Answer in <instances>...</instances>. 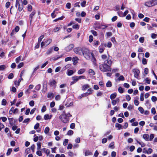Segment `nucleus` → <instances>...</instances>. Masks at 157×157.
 <instances>
[{
  "label": "nucleus",
  "mask_w": 157,
  "mask_h": 157,
  "mask_svg": "<svg viewBox=\"0 0 157 157\" xmlns=\"http://www.w3.org/2000/svg\"><path fill=\"white\" fill-rule=\"evenodd\" d=\"M153 151L152 149L151 148H149L146 151L147 154L149 155L151 154Z\"/></svg>",
  "instance_id": "bb28decb"
},
{
  "label": "nucleus",
  "mask_w": 157,
  "mask_h": 157,
  "mask_svg": "<svg viewBox=\"0 0 157 157\" xmlns=\"http://www.w3.org/2000/svg\"><path fill=\"white\" fill-rule=\"evenodd\" d=\"M107 27L108 25L107 24H105V25H101L99 26V29H104Z\"/></svg>",
  "instance_id": "ddd939ff"
},
{
  "label": "nucleus",
  "mask_w": 157,
  "mask_h": 157,
  "mask_svg": "<svg viewBox=\"0 0 157 157\" xmlns=\"http://www.w3.org/2000/svg\"><path fill=\"white\" fill-rule=\"evenodd\" d=\"M23 4H21V6H20L19 7H18V10L19 11L21 12V11L23 9Z\"/></svg>",
  "instance_id": "a19ab883"
},
{
  "label": "nucleus",
  "mask_w": 157,
  "mask_h": 157,
  "mask_svg": "<svg viewBox=\"0 0 157 157\" xmlns=\"http://www.w3.org/2000/svg\"><path fill=\"white\" fill-rule=\"evenodd\" d=\"M107 37L111 36L112 35V33L111 32H108L106 33Z\"/></svg>",
  "instance_id": "69168bd1"
},
{
  "label": "nucleus",
  "mask_w": 157,
  "mask_h": 157,
  "mask_svg": "<svg viewBox=\"0 0 157 157\" xmlns=\"http://www.w3.org/2000/svg\"><path fill=\"white\" fill-rule=\"evenodd\" d=\"M117 101L116 100H113L112 101L111 103H112V104L113 105H116V104H117Z\"/></svg>",
  "instance_id": "0e129e2a"
},
{
  "label": "nucleus",
  "mask_w": 157,
  "mask_h": 157,
  "mask_svg": "<svg viewBox=\"0 0 157 157\" xmlns=\"http://www.w3.org/2000/svg\"><path fill=\"white\" fill-rule=\"evenodd\" d=\"M52 97V98H53L54 97V94L52 93H48L47 97L48 98H50Z\"/></svg>",
  "instance_id": "473e14b6"
},
{
  "label": "nucleus",
  "mask_w": 157,
  "mask_h": 157,
  "mask_svg": "<svg viewBox=\"0 0 157 157\" xmlns=\"http://www.w3.org/2000/svg\"><path fill=\"white\" fill-rule=\"evenodd\" d=\"M111 40L114 44H116L117 42L115 37H112Z\"/></svg>",
  "instance_id": "4d7b16f0"
},
{
  "label": "nucleus",
  "mask_w": 157,
  "mask_h": 157,
  "mask_svg": "<svg viewBox=\"0 0 157 157\" xmlns=\"http://www.w3.org/2000/svg\"><path fill=\"white\" fill-rule=\"evenodd\" d=\"M109 147L112 149L115 148L114 142H111L109 145Z\"/></svg>",
  "instance_id": "a211bd4d"
},
{
  "label": "nucleus",
  "mask_w": 157,
  "mask_h": 157,
  "mask_svg": "<svg viewBox=\"0 0 157 157\" xmlns=\"http://www.w3.org/2000/svg\"><path fill=\"white\" fill-rule=\"evenodd\" d=\"M149 70L147 68H145L144 69V73L145 74L147 75L148 73Z\"/></svg>",
  "instance_id": "bf43d9fd"
},
{
  "label": "nucleus",
  "mask_w": 157,
  "mask_h": 157,
  "mask_svg": "<svg viewBox=\"0 0 157 157\" xmlns=\"http://www.w3.org/2000/svg\"><path fill=\"white\" fill-rule=\"evenodd\" d=\"M142 62L143 64H147V61L146 59L145 58H143L142 59Z\"/></svg>",
  "instance_id": "09e8293b"
},
{
  "label": "nucleus",
  "mask_w": 157,
  "mask_h": 157,
  "mask_svg": "<svg viewBox=\"0 0 157 157\" xmlns=\"http://www.w3.org/2000/svg\"><path fill=\"white\" fill-rule=\"evenodd\" d=\"M91 32L94 36H96L97 35V32L94 30H91Z\"/></svg>",
  "instance_id": "864d4df0"
},
{
  "label": "nucleus",
  "mask_w": 157,
  "mask_h": 157,
  "mask_svg": "<svg viewBox=\"0 0 157 157\" xmlns=\"http://www.w3.org/2000/svg\"><path fill=\"white\" fill-rule=\"evenodd\" d=\"M89 87V86L88 84L84 85L82 86V90H84Z\"/></svg>",
  "instance_id": "7c9ffc66"
},
{
  "label": "nucleus",
  "mask_w": 157,
  "mask_h": 157,
  "mask_svg": "<svg viewBox=\"0 0 157 157\" xmlns=\"http://www.w3.org/2000/svg\"><path fill=\"white\" fill-rule=\"evenodd\" d=\"M52 116L51 115L49 116V114H45L44 116V119L45 120L50 119H51Z\"/></svg>",
  "instance_id": "f3484780"
},
{
  "label": "nucleus",
  "mask_w": 157,
  "mask_h": 157,
  "mask_svg": "<svg viewBox=\"0 0 157 157\" xmlns=\"http://www.w3.org/2000/svg\"><path fill=\"white\" fill-rule=\"evenodd\" d=\"M151 113L153 114H155L156 113V112L155 108L153 107L151 109Z\"/></svg>",
  "instance_id": "3c124183"
},
{
  "label": "nucleus",
  "mask_w": 157,
  "mask_h": 157,
  "mask_svg": "<svg viewBox=\"0 0 157 157\" xmlns=\"http://www.w3.org/2000/svg\"><path fill=\"white\" fill-rule=\"evenodd\" d=\"M15 52V50H13L9 53V54L8 55V57H10L13 56V54Z\"/></svg>",
  "instance_id": "c756f323"
},
{
  "label": "nucleus",
  "mask_w": 157,
  "mask_h": 157,
  "mask_svg": "<svg viewBox=\"0 0 157 157\" xmlns=\"http://www.w3.org/2000/svg\"><path fill=\"white\" fill-rule=\"evenodd\" d=\"M13 77V73H10L8 76V78L9 79H12Z\"/></svg>",
  "instance_id": "e433bc0d"
},
{
  "label": "nucleus",
  "mask_w": 157,
  "mask_h": 157,
  "mask_svg": "<svg viewBox=\"0 0 157 157\" xmlns=\"http://www.w3.org/2000/svg\"><path fill=\"white\" fill-rule=\"evenodd\" d=\"M56 82L55 80L53 79L52 80H50L49 81V84L50 86H53V85H55V87L56 86Z\"/></svg>",
  "instance_id": "f8f14e48"
},
{
  "label": "nucleus",
  "mask_w": 157,
  "mask_h": 157,
  "mask_svg": "<svg viewBox=\"0 0 157 157\" xmlns=\"http://www.w3.org/2000/svg\"><path fill=\"white\" fill-rule=\"evenodd\" d=\"M91 94V93L90 92H86L85 93L83 94H82V96L84 97H86L89 95V94Z\"/></svg>",
  "instance_id": "c03bdc74"
},
{
  "label": "nucleus",
  "mask_w": 157,
  "mask_h": 157,
  "mask_svg": "<svg viewBox=\"0 0 157 157\" xmlns=\"http://www.w3.org/2000/svg\"><path fill=\"white\" fill-rule=\"evenodd\" d=\"M62 27V25H56L54 30V32H56L58 31L60 29H61Z\"/></svg>",
  "instance_id": "1a4fd4ad"
},
{
  "label": "nucleus",
  "mask_w": 157,
  "mask_h": 157,
  "mask_svg": "<svg viewBox=\"0 0 157 157\" xmlns=\"http://www.w3.org/2000/svg\"><path fill=\"white\" fill-rule=\"evenodd\" d=\"M149 135L147 134H144L143 135V138L146 141H147L149 140Z\"/></svg>",
  "instance_id": "9b49d317"
},
{
  "label": "nucleus",
  "mask_w": 157,
  "mask_h": 157,
  "mask_svg": "<svg viewBox=\"0 0 157 157\" xmlns=\"http://www.w3.org/2000/svg\"><path fill=\"white\" fill-rule=\"evenodd\" d=\"M49 130L50 129L49 127H46V128H45L44 130V132L46 134H48V133Z\"/></svg>",
  "instance_id": "c85d7f7f"
},
{
  "label": "nucleus",
  "mask_w": 157,
  "mask_h": 157,
  "mask_svg": "<svg viewBox=\"0 0 157 157\" xmlns=\"http://www.w3.org/2000/svg\"><path fill=\"white\" fill-rule=\"evenodd\" d=\"M151 100L153 102L156 101L157 100V98L154 96H152L151 98Z\"/></svg>",
  "instance_id": "79ce46f5"
},
{
  "label": "nucleus",
  "mask_w": 157,
  "mask_h": 157,
  "mask_svg": "<svg viewBox=\"0 0 157 157\" xmlns=\"http://www.w3.org/2000/svg\"><path fill=\"white\" fill-rule=\"evenodd\" d=\"M73 73V71L72 70H70L68 71L67 73V75L68 76H71L72 75Z\"/></svg>",
  "instance_id": "393cba45"
},
{
  "label": "nucleus",
  "mask_w": 157,
  "mask_h": 157,
  "mask_svg": "<svg viewBox=\"0 0 157 157\" xmlns=\"http://www.w3.org/2000/svg\"><path fill=\"white\" fill-rule=\"evenodd\" d=\"M118 91L120 93L122 94L124 92V90L121 87H120L118 89Z\"/></svg>",
  "instance_id": "b1692460"
},
{
  "label": "nucleus",
  "mask_w": 157,
  "mask_h": 157,
  "mask_svg": "<svg viewBox=\"0 0 157 157\" xmlns=\"http://www.w3.org/2000/svg\"><path fill=\"white\" fill-rule=\"evenodd\" d=\"M139 41L141 43H143L144 41V38L143 37H140L139 39Z\"/></svg>",
  "instance_id": "5fc2aeb1"
},
{
  "label": "nucleus",
  "mask_w": 157,
  "mask_h": 157,
  "mask_svg": "<svg viewBox=\"0 0 157 157\" xmlns=\"http://www.w3.org/2000/svg\"><path fill=\"white\" fill-rule=\"evenodd\" d=\"M72 27L73 29H79V26L78 24H76L73 26Z\"/></svg>",
  "instance_id": "37998d69"
},
{
  "label": "nucleus",
  "mask_w": 157,
  "mask_h": 157,
  "mask_svg": "<svg viewBox=\"0 0 157 157\" xmlns=\"http://www.w3.org/2000/svg\"><path fill=\"white\" fill-rule=\"evenodd\" d=\"M36 13V12L35 11H33L30 14L29 16V18L30 19V23H31L32 19L33 18V17L34 15Z\"/></svg>",
  "instance_id": "9d476101"
},
{
  "label": "nucleus",
  "mask_w": 157,
  "mask_h": 157,
  "mask_svg": "<svg viewBox=\"0 0 157 157\" xmlns=\"http://www.w3.org/2000/svg\"><path fill=\"white\" fill-rule=\"evenodd\" d=\"M23 4V2L22 0H16V2L15 7L17 8L21 6V4Z\"/></svg>",
  "instance_id": "6e6552de"
},
{
  "label": "nucleus",
  "mask_w": 157,
  "mask_h": 157,
  "mask_svg": "<svg viewBox=\"0 0 157 157\" xmlns=\"http://www.w3.org/2000/svg\"><path fill=\"white\" fill-rule=\"evenodd\" d=\"M74 52L76 54L82 56V52L83 51V48H82L80 47H78L75 48L73 49Z\"/></svg>",
  "instance_id": "39448f33"
},
{
  "label": "nucleus",
  "mask_w": 157,
  "mask_h": 157,
  "mask_svg": "<svg viewBox=\"0 0 157 157\" xmlns=\"http://www.w3.org/2000/svg\"><path fill=\"white\" fill-rule=\"evenodd\" d=\"M29 105L31 106H33L34 105V101L33 100L29 102Z\"/></svg>",
  "instance_id": "680f3d73"
},
{
  "label": "nucleus",
  "mask_w": 157,
  "mask_h": 157,
  "mask_svg": "<svg viewBox=\"0 0 157 157\" xmlns=\"http://www.w3.org/2000/svg\"><path fill=\"white\" fill-rule=\"evenodd\" d=\"M75 124L74 123H71L70 125V128L71 129H74L75 128Z\"/></svg>",
  "instance_id": "338daca9"
},
{
  "label": "nucleus",
  "mask_w": 157,
  "mask_h": 157,
  "mask_svg": "<svg viewBox=\"0 0 157 157\" xmlns=\"http://www.w3.org/2000/svg\"><path fill=\"white\" fill-rule=\"evenodd\" d=\"M74 133L73 131L72 130H69L68 131L67 133V135H71L73 134Z\"/></svg>",
  "instance_id": "8fccbe9b"
},
{
  "label": "nucleus",
  "mask_w": 157,
  "mask_h": 157,
  "mask_svg": "<svg viewBox=\"0 0 157 157\" xmlns=\"http://www.w3.org/2000/svg\"><path fill=\"white\" fill-rule=\"evenodd\" d=\"M89 73L90 75H93L95 74L94 71L92 69L89 70Z\"/></svg>",
  "instance_id": "72a5a7b5"
},
{
  "label": "nucleus",
  "mask_w": 157,
  "mask_h": 157,
  "mask_svg": "<svg viewBox=\"0 0 157 157\" xmlns=\"http://www.w3.org/2000/svg\"><path fill=\"white\" fill-rule=\"evenodd\" d=\"M68 139H65L63 143V145L65 146H66L68 144Z\"/></svg>",
  "instance_id": "f704fd0d"
},
{
  "label": "nucleus",
  "mask_w": 157,
  "mask_h": 157,
  "mask_svg": "<svg viewBox=\"0 0 157 157\" xmlns=\"http://www.w3.org/2000/svg\"><path fill=\"white\" fill-rule=\"evenodd\" d=\"M119 81H124V78L123 75L120 76L118 78Z\"/></svg>",
  "instance_id": "6e6d98bb"
},
{
  "label": "nucleus",
  "mask_w": 157,
  "mask_h": 157,
  "mask_svg": "<svg viewBox=\"0 0 157 157\" xmlns=\"http://www.w3.org/2000/svg\"><path fill=\"white\" fill-rule=\"evenodd\" d=\"M85 156L90 155H92L93 154L89 150L86 151L85 152Z\"/></svg>",
  "instance_id": "6ab92c4d"
},
{
  "label": "nucleus",
  "mask_w": 157,
  "mask_h": 157,
  "mask_svg": "<svg viewBox=\"0 0 157 157\" xmlns=\"http://www.w3.org/2000/svg\"><path fill=\"white\" fill-rule=\"evenodd\" d=\"M59 118L64 123H67L69 121L68 116L65 111H63V113L59 116Z\"/></svg>",
  "instance_id": "7ed1b4c3"
},
{
  "label": "nucleus",
  "mask_w": 157,
  "mask_h": 157,
  "mask_svg": "<svg viewBox=\"0 0 157 157\" xmlns=\"http://www.w3.org/2000/svg\"><path fill=\"white\" fill-rule=\"evenodd\" d=\"M36 154L37 155L39 156H42V155L41 152L40 150H39L37 151V152H36Z\"/></svg>",
  "instance_id": "052dcab7"
},
{
  "label": "nucleus",
  "mask_w": 157,
  "mask_h": 157,
  "mask_svg": "<svg viewBox=\"0 0 157 157\" xmlns=\"http://www.w3.org/2000/svg\"><path fill=\"white\" fill-rule=\"evenodd\" d=\"M99 69L103 72L111 71V68L106 63H104L100 65L99 66Z\"/></svg>",
  "instance_id": "f03ea898"
},
{
  "label": "nucleus",
  "mask_w": 157,
  "mask_h": 157,
  "mask_svg": "<svg viewBox=\"0 0 157 157\" xmlns=\"http://www.w3.org/2000/svg\"><path fill=\"white\" fill-rule=\"evenodd\" d=\"M115 127L116 128H118L117 129V130H119L122 127V126L120 124H119L117 123L115 124Z\"/></svg>",
  "instance_id": "4468645a"
},
{
  "label": "nucleus",
  "mask_w": 157,
  "mask_h": 157,
  "mask_svg": "<svg viewBox=\"0 0 157 157\" xmlns=\"http://www.w3.org/2000/svg\"><path fill=\"white\" fill-rule=\"evenodd\" d=\"M145 82H146L148 84H150V82H151V80L150 79H149L148 78H145Z\"/></svg>",
  "instance_id": "774afa93"
},
{
  "label": "nucleus",
  "mask_w": 157,
  "mask_h": 157,
  "mask_svg": "<svg viewBox=\"0 0 157 157\" xmlns=\"http://www.w3.org/2000/svg\"><path fill=\"white\" fill-rule=\"evenodd\" d=\"M40 87L41 85L40 84H39L36 86L35 89L36 90H40Z\"/></svg>",
  "instance_id": "603ef678"
},
{
  "label": "nucleus",
  "mask_w": 157,
  "mask_h": 157,
  "mask_svg": "<svg viewBox=\"0 0 157 157\" xmlns=\"http://www.w3.org/2000/svg\"><path fill=\"white\" fill-rule=\"evenodd\" d=\"M53 51L52 48H50L48 49L47 52V54H50Z\"/></svg>",
  "instance_id": "de8ad7c7"
},
{
  "label": "nucleus",
  "mask_w": 157,
  "mask_h": 157,
  "mask_svg": "<svg viewBox=\"0 0 157 157\" xmlns=\"http://www.w3.org/2000/svg\"><path fill=\"white\" fill-rule=\"evenodd\" d=\"M12 151V149L11 148H9L8 149L6 153V155L7 156L9 155L11 153V152Z\"/></svg>",
  "instance_id": "2f4dec72"
},
{
  "label": "nucleus",
  "mask_w": 157,
  "mask_h": 157,
  "mask_svg": "<svg viewBox=\"0 0 157 157\" xmlns=\"http://www.w3.org/2000/svg\"><path fill=\"white\" fill-rule=\"evenodd\" d=\"M138 109L141 114H144V109L142 107H139Z\"/></svg>",
  "instance_id": "aec40b11"
},
{
  "label": "nucleus",
  "mask_w": 157,
  "mask_h": 157,
  "mask_svg": "<svg viewBox=\"0 0 157 157\" xmlns=\"http://www.w3.org/2000/svg\"><path fill=\"white\" fill-rule=\"evenodd\" d=\"M145 5L148 7L157 5V0H151L149 2H146Z\"/></svg>",
  "instance_id": "20e7f679"
},
{
  "label": "nucleus",
  "mask_w": 157,
  "mask_h": 157,
  "mask_svg": "<svg viewBox=\"0 0 157 157\" xmlns=\"http://www.w3.org/2000/svg\"><path fill=\"white\" fill-rule=\"evenodd\" d=\"M144 92H142L140 95V100L141 101H143L144 100Z\"/></svg>",
  "instance_id": "cd10ccee"
},
{
  "label": "nucleus",
  "mask_w": 157,
  "mask_h": 157,
  "mask_svg": "<svg viewBox=\"0 0 157 157\" xmlns=\"http://www.w3.org/2000/svg\"><path fill=\"white\" fill-rule=\"evenodd\" d=\"M44 37V35H42L41 36H40V37L38 38V42L40 43V42L41 41L42 39Z\"/></svg>",
  "instance_id": "4c0bfd02"
},
{
  "label": "nucleus",
  "mask_w": 157,
  "mask_h": 157,
  "mask_svg": "<svg viewBox=\"0 0 157 157\" xmlns=\"http://www.w3.org/2000/svg\"><path fill=\"white\" fill-rule=\"evenodd\" d=\"M85 71V69L84 68H82L79 70L78 71V74L79 75H81L84 73Z\"/></svg>",
  "instance_id": "dca6fc26"
},
{
  "label": "nucleus",
  "mask_w": 157,
  "mask_h": 157,
  "mask_svg": "<svg viewBox=\"0 0 157 157\" xmlns=\"http://www.w3.org/2000/svg\"><path fill=\"white\" fill-rule=\"evenodd\" d=\"M52 39H49L45 42V44L46 45V46H47L52 42Z\"/></svg>",
  "instance_id": "5701e85b"
},
{
  "label": "nucleus",
  "mask_w": 157,
  "mask_h": 157,
  "mask_svg": "<svg viewBox=\"0 0 157 157\" xmlns=\"http://www.w3.org/2000/svg\"><path fill=\"white\" fill-rule=\"evenodd\" d=\"M23 65L24 63L23 62L17 65V68H20L23 67Z\"/></svg>",
  "instance_id": "13d9d810"
},
{
  "label": "nucleus",
  "mask_w": 157,
  "mask_h": 157,
  "mask_svg": "<svg viewBox=\"0 0 157 157\" xmlns=\"http://www.w3.org/2000/svg\"><path fill=\"white\" fill-rule=\"evenodd\" d=\"M21 56H19L16 59V63H18L21 60Z\"/></svg>",
  "instance_id": "a18cd8bd"
},
{
  "label": "nucleus",
  "mask_w": 157,
  "mask_h": 157,
  "mask_svg": "<svg viewBox=\"0 0 157 157\" xmlns=\"http://www.w3.org/2000/svg\"><path fill=\"white\" fill-rule=\"evenodd\" d=\"M106 85L107 87H111L112 86V84L111 81H109L106 83Z\"/></svg>",
  "instance_id": "412c9836"
},
{
  "label": "nucleus",
  "mask_w": 157,
  "mask_h": 157,
  "mask_svg": "<svg viewBox=\"0 0 157 157\" xmlns=\"http://www.w3.org/2000/svg\"><path fill=\"white\" fill-rule=\"evenodd\" d=\"M37 149L39 150L40 149L41 146V142H38L37 143Z\"/></svg>",
  "instance_id": "a878e982"
},
{
  "label": "nucleus",
  "mask_w": 157,
  "mask_h": 157,
  "mask_svg": "<svg viewBox=\"0 0 157 157\" xmlns=\"http://www.w3.org/2000/svg\"><path fill=\"white\" fill-rule=\"evenodd\" d=\"M73 147L72 144H71L69 143L68 144L67 147V149H71Z\"/></svg>",
  "instance_id": "e2e57ef3"
},
{
  "label": "nucleus",
  "mask_w": 157,
  "mask_h": 157,
  "mask_svg": "<svg viewBox=\"0 0 157 157\" xmlns=\"http://www.w3.org/2000/svg\"><path fill=\"white\" fill-rule=\"evenodd\" d=\"M134 74V77L136 78H138L140 73V70L137 68H134L132 70Z\"/></svg>",
  "instance_id": "423d86ee"
},
{
  "label": "nucleus",
  "mask_w": 157,
  "mask_h": 157,
  "mask_svg": "<svg viewBox=\"0 0 157 157\" xmlns=\"http://www.w3.org/2000/svg\"><path fill=\"white\" fill-rule=\"evenodd\" d=\"M72 79L75 82H76L78 80V76H74L72 77Z\"/></svg>",
  "instance_id": "4be33fe9"
},
{
  "label": "nucleus",
  "mask_w": 157,
  "mask_h": 157,
  "mask_svg": "<svg viewBox=\"0 0 157 157\" xmlns=\"http://www.w3.org/2000/svg\"><path fill=\"white\" fill-rule=\"evenodd\" d=\"M82 55H83L84 57L87 59H91V60L94 62L96 59L95 58L93 54L90 52V51L87 48H83Z\"/></svg>",
  "instance_id": "f257e3e1"
},
{
  "label": "nucleus",
  "mask_w": 157,
  "mask_h": 157,
  "mask_svg": "<svg viewBox=\"0 0 157 157\" xmlns=\"http://www.w3.org/2000/svg\"><path fill=\"white\" fill-rule=\"evenodd\" d=\"M86 1H84L83 2L81 3V5L82 7H85L86 6Z\"/></svg>",
  "instance_id": "49530a36"
},
{
  "label": "nucleus",
  "mask_w": 157,
  "mask_h": 157,
  "mask_svg": "<svg viewBox=\"0 0 157 157\" xmlns=\"http://www.w3.org/2000/svg\"><path fill=\"white\" fill-rule=\"evenodd\" d=\"M117 95V94L116 93H114L111 94L110 96V98L111 100L114 99L116 97Z\"/></svg>",
  "instance_id": "2eb2a0df"
},
{
  "label": "nucleus",
  "mask_w": 157,
  "mask_h": 157,
  "mask_svg": "<svg viewBox=\"0 0 157 157\" xmlns=\"http://www.w3.org/2000/svg\"><path fill=\"white\" fill-rule=\"evenodd\" d=\"M74 47V45L73 44H70L67 47L65 48V50L67 52H69Z\"/></svg>",
  "instance_id": "0eeeda50"
},
{
  "label": "nucleus",
  "mask_w": 157,
  "mask_h": 157,
  "mask_svg": "<svg viewBox=\"0 0 157 157\" xmlns=\"http://www.w3.org/2000/svg\"><path fill=\"white\" fill-rule=\"evenodd\" d=\"M32 10V6L30 5L29 4L28 6V11H29L30 12Z\"/></svg>",
  "instance_id": "c9c22d12"
},
{
  "label": "nucleus",
  "mask_w": 157,
  "mask_h": 157,
  "mask_svg": "<svg viewBox=\"0 0 157 157\" xmlns=\"http://www.w3.org/2000/svg\"><path fill=\"white\" fill-rule=\"evenodd\" d=\"M7 103L6 101V99H3L2 101V105H6Z\"/></svg>",
  "instance_id": "ea45409f"
},
{
  "label": "nucleus",
  "mask_w": 157,
  "mask_h": 157,
  "mask_svg": "<svg viewBox=\"0 0 157 157\" xmlns=\"http://www.w3.org/2000/svg\"><path fill=\"white\" fill-rule=\"evenodd\" d=\"M6 68L5 65H3L0 66V71H3Z\"/></svg>",
  "instance_id": "58836bf2"
}]
</instances>
